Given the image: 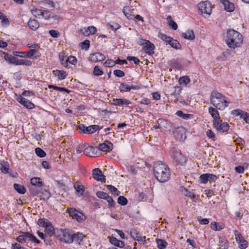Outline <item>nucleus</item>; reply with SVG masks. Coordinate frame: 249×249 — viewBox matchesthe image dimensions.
Listing matches in <instances>:
<instances>
[{"mask_svg": "<svg viewBox=\"0 0 249 249\" xmlns=\"http://www.w3.org/2000/svg\"><path fill=\"white\" fill-rule=\"evenodd\" d=\"M154 173L157 180L161 182H165L170 178V172L168 165L161 161L155 163Z\"/></svg>", "mask_w": 249, "mask_h": 249, "instance_id": "nucleus-1", "label": "nucleus"}, {"mask_svg": "<svg viewBox=\"0 0 249 249\" xmlns=\"http://www.w3.org/2000/svg\"><path fill=\"white\" fill-rule=\"evenodd\" d=\"M226 43L228 46L232 49L241 46L243 43V36L238 32L230 29L227 32Z\"/></svg>", "mask_w": 249, "mask_h": 249, "instance_id": "nucleus-2", "label": "nucleus"}, {"mask_svg": "<svg viewBox=\"0 0 249 249\" xmlns=\"http://www.w3.org/2000/svg\"><path fill=\"white\" fill-rule=\"evenodd\" d=\"M211 103L217 109L223 110L227 107L229 102L225 96L217 91H213L210 95Z\"/></svg>", "mask_w": 249, "mask_h": 249, "instance_id": "nucleus-3", "label": "nucleus"}, {"mask_svg": "<svg viewBox=\"0 0 249 249\" xmlns=\"http://www.w3.org/2000/svg\"><path fill=\"white\" fill-rule=\"evenodd\" d=\"M73 233L69 229H60L57 237L58 239L63 242L71 244L72 243L71 238Z\"/></svg>", "mask_w": 249, "mask_h": 249, "instance_id": "nucleus-4", "label": "nucleus"}, {"mask_svg": "<svg viewBox=\"0 0 249 249\" xmlns=\"http://www.w3.org/2000/svg\"><path fill=\"white\" fill-rule=\"evenodd\" d=\"M197 7L201 14L203 15V16L206 15V17H209L212 13V7L211 3L207 0L199 3L197 5Z\"/></svg>", "mask_w": 249, "mask_h": 249, "instance_id": "nucleus-5", "label": "nucleus"}, {"mask_svg": "<svg viewBox=\"0 0 249 249\" xmlns=\"http://www.w3.org/2000/svg\"><path fill=\"white\" fill-rule=\"evenodd\" d=\"M29 239L30 241L38 244L40 243L39 240H38L35 236L29 232H25L23 234L18 236L16 240L18 242L24 243L26 242L27 239Z\"/></svg>", "mask_w": 249, "mask_h": 249, "instance_id": "nucleus-6", "label": "nucleus"}, {"mask_svg": "<svg viewBox=\"0 0 249 249\" xmlns=\"http://www.w3.org/2000/svg\"><path fill=\"white\" fill-rule=\"evenodd\" d=\"M213 125L217 130L222 132H227L229 129L228 124L227 123H223L220 119L213 122Z\"/></svg>", "mask_w": 249, "mask_h": 249, "instance_id": "nucleus-7", "label": "nucleus"}, {"mask_svg": "<svg viewBox=\"0 0 249 249\" xmlns=\"http://www.w3.org/2000/svg\"><path fill=\"white\" fill-rule=\"evenodd\" d=\"M173 158L178 163L183 165L187 161L186 157L178 150L173 151Z\"/></svg>", "mask_w": 249, "mask_h": 249, "instance_id": "nucleus-8", "label": "nucleus"}, {"mask_svg": "<svg viewBox=\"0 0 249 249\" xmlns=\"http://www.w3.org/2000/svg\"><path fill=\"white\" fill-rule=\"evenodd\" d=\"M130 235L135 240L142 241L143 244L146 243V237L142 236L139 231L136 229H132L130 230Z\"/></svg>", "mask_w": 249, "mask_h": 249, "instance_id": "nucleus-9", "label": "nucleus"}, {"mask_svg": "<svg viewBox=\"0 0 249 249\" xmlns=\"http://www.w3.org/2000/svg\"><path fill=\"white\" fill-rule=\"evenodd\" d=\"M157 123L158 124H159V127H161V128L165 131H171L173 130L172 123L166 120L159 119L158 120Z\"/></svg>", "mask_w": 249, "mask_h": 249, "instance_id": "nucleus-10", "label": "nucleus"}, {"mask_svg": "<svg viewBox=\"0 0 249 249\" xmlns=\"http://www.w3.org/2000/svg\"><path fill=\"white\" fill-rule=\"evenodd\" d=\"M92 177L97 181L105 182L106 181L105 176L102 174L99 168H95L92 170Z\"/></svg>", "mask_w": 249, "mask_h": 249, "instance_id": "nucleus-11", "label": "nucleus"}, {"mask_svg": "<svg viewBox=\"0 0 249 249\" xmlns=\"http://www.w3.org/2000/svg\"><path fill=\"white\" fill-rule=\"evenodd\" d=\"M155 48V47L154 44L148 40L145 42L143 50L146 53L152 55L154 53V50Z\"/></svg>", "mask_w": 249, "mask_h": 249, "instance_id": "nucleus-12", "label": "nucleus"}, {"mask_svg": "<svg viewBox=\"0 0 249 249\" xmlns=\"http://www.w3.org/2000/svg\"><path fill=\"white\" fill-rule=\"evenodd\" d=\"M106 58L104 54L101 53L96 52L89 55V60L93 62H97L104 60Z\"/></svg>", "mask_w": 249, "mask_h": 249, "instance_id": "nucleus-13", "label": "nucleus"}, {"mask_svg": "<svg viewBox=\"0 0 249 249\" xmlns=\"http://www.w3.org/2000/svg\"><path fill=\"white\" fill-rule=\"evenodd\" d=\"M98 149L102 151H110L113 149V144L109 141H106L104 143L99 144Z\"/></svg>", "mask_w": 249, "mask_h": 249, "instance_id": "nucleus-14", "label": "nucleus"}, {"mask_svg": "<svg viewBox=\"0 0 249 249\" xmlns=\"http://www.w3.org/2000/svg\"><path fill=\"white\" fill-rule=\"evenodd\" d=\"M18 101L22 105H23L27 108L32 109L34 107L35 105L29 100H27L22 96H20L18 98Z\"/></svg>", "mask_w": 249, "mask_h": 249, "instance_id": "nucleus-15", "label": "nucleus"}, {"mask_svg": "<svg viewBox=\"0 0 249 249\" xmlns=\"http://www.w3.org/2000/svg\"><path fill=\"white\" fill-rule=\"evenodd\" d=\"M223 4L225 10L229 12H232L234 9V4L231 2L229 0H220Z\"/></svg>", "mask_w": 249, "mask_h": 249, "instance_id": "nucleus-16", "label": "nucleus"}, {"mask_svg": "<svg viewBox=\"0 0 249 249\" xmlns=\"http://www.w3.org/2000/svg\"><path fill=\"white\" fill-rule=\"evenodd\" d=\"M208 111L212 117L213 119V122L217 121L220 119L219 118V113L217 110V108L213 107H209L208 108Z\"/></svg>", "mask_w": 249, "mask_h": 249, "instance_id": "nucleus-17", "label": "nucleus"}, {"mask_svg": "<svg viewBox=\"0 0 249 249\" xmlns=\"http://www.w3.org/2000/svg\"><path fill=\"white\" fill-rule=\"evenodd\" d=\"M26 57L29 58H37L40 56V54L36 49H31L26 52Z\"/></svg>", "mask_w": 249, "mask_h": 249, "instance_id": "nucleus-18", "label": "nucleus"}, {"mask_svg": "<svg viewBox=\"0 0 249 249\" xmlns=\"http://www.w3.org/2000/svg\"><path fill=\"white\" fill-rule=\"evenodd\" d=\"M83 153L87 156L89 157H94L96 154L95 148L93 146H88L85 148Z\"/></svg>", "mask_w": 249, "mask_h": 249, "instance_id": "nucleus-19", "label": "nucleus"}, {"mask_svg": "<svg viewBox=\"0 0 249 249\" xmlns=\"http://www.w3.org/2000/svg\"><path fill=\"white\" fill-rule=\"evenodd\" d=\"M119 89L121 91L128 92L131 89H137V86H133L132 85H129L125 83H121L119 86Z\"/></svg>", "mask_w": 249, "mask_h": 249, "instance_id": "nucleus-20", "label": "nucleus"}, {"mask_svg": "<svg viewBox=\"0 0 249 249\" xmlns=\"http://www.w3.org/2000/svg\"><path fill=\"white\" fill-rule=\"evenodd\" d=\"M110 243L117 247L123 248L124 247V243L123 241L118 240L116 238L111 236L109 239Z\"/></svg>", "mask_w": 249, "mask_h": 249, "instance_id": "nucleus-21", "label": "nucleus"}, {"mask_svg": "<svg viewBox=\"0 0 249 249\" xmlns=\"http://www.w3.org/2000/svg\"><path fill=\"white\" fill-rule=\"evenodd\" d=\"M53 74L58 77L59 79H64L67 75L66 71H64L54 70L53 71Z\"/></svg>", "mask_w": 249, "mask_h": 249, "instance_id": "nucleus-22", "label": "nucleus"}, {"mask_svg": "<svg viewBox=\"0 0 249 249\" xmlns=\"http://www.w3.org/2000/svg\"><path fill=\"white\" fill-rule=\"evenodd\" d=\"M71 238L72 242H75L78 245H80L83 239V235L80 233L73 234Z\"/></svg>", "mask_w": 249, "mask_h": 249, "instance_id": "nucleus-23", "label": "nucleus"}, {"mask_svg": "<svg viewBox=\"0 0 249 249\" xmlns=\"http://www.w3.org/2000/svg\"><path fill=\"white\" fill-rule=\"evenodd\" d=\"M28 25L29 28L33 30H36L39 26V24L36 20L31 18L29 20Z\"/></svg>", "mask_w": 249, "mask_h": 249, "instance_id": "nucleus-24", "label": "nucleus"}, {"mask_svg": "<svg viewBox=\"0 0 249 249\" xmlns=\"http://www.w3.org/2000/svg\"><path fill=\"white\" fill-rule=\"evenodd\" d=\"M181 36L185 39L191 40H194L195 38L194 33L192 30H188L185 33H182Z\"/></svg>", "mask_w": 249, "mask_h": 249, "instance_id": "nucleus-25", "label": "nucleus"}, {"mask_svg": "<svg viewBox=\"0 0 249 249\" xmlns=\"http://www.w3.org/2000/svg\"><path fill=\"white\" fill-rule=\"evenodd\" d=\"M45 232L48 234L49 237L52 236L54 233V228L52 226L51 223H48V224L45 227Z\"/></svg>", "mask_w": 249, "mask_h": 249, "instance_id": "nucleus-26", "label": "nucleus"}, {"mask_svg": "<svg viewBox=\"0 0 249 249\" xmlns=\"http://www.w3.org/2000/svg\"><path fill=\"white\" fill-rule=\"evenodd\" d=\"M113 104L118 106L128 105L130 104V102L125 99H114L113 100Z\"/></svg>", "mask_w": 249, "mask_h": 249, "instance_id": "nucleus-27", "label": "nucleus"}, {"mask_svg": "<svg viewBox=\"0 0 249 249\" xmlns=\"http://www.w3.org/2000/svg\"><path fill=\"white\" fill-rule=\"evenodd\" d=\"M0 171L2 173L5 174L8 172L9 169V164L8 162L5 161H1L0 162Z\"/></svg>", "mask_w": 249, "mask_h": 249, "instance_id": "nucleus-28", "label": "nucleus"}, {"mask_svg": "<svg viewBox=\"0 0 249 249\" xmlns=\"http://www.w3.org/2000/svg\"><path fill=\"white\" fill-rule=\"evenodd\" d=\"M40 180V178L37 177H34L31 178V183L32 185L38 187L42 186V182Z\"/></svg>", "mask_w": 249, "mask_h": 249, "instance_id": "nucleus-29", "label": "nucleus"}, {"mask_svg": "<svg viewBox=\"0 0 249 249\" xmlns=\"http://www.w3.org/2000/svg\"><path fill=\"white\" fill-rule=\"evenodd\" d=\"M168 44L173 48L176 49H180L181 45L180 43L177 40L174 39L173 38L170 40Z\"/></svg>", "mask_w": 249, "mask_h": 249, "instance_id": "nucleus-30", "label": "nucleus"}, {"mask_svg": "<svg viewBox=\"0 0 249 249\" xmlns=\"http://www.w3.org/2000/svg\"><path fill=\"white\" fill-rule=\"evenodd\" d=\"M14 187L15 189L19 194H24L26 193V189L23 185L15 183Z\"/></svg>", "mask_w": 249, "mask_h": 249, "instance_id": "nucleus-31", "label": "nucleus"}, {"mask_svg": "<svg viewBox=\"0 0 249 249\" xmlns=\"http://www.w3.org/2000/svg\"><path fill=\"white\" fill-rule=\"evenodd\" d=\"M156 242L159 249H165L167 246V243L162 239H157Z\"/></svg>", "mask_w": 249, "mask_h": 249, "instance_id": "nucleus-32", "label": "nucleus"}, {"mask_svg": "<svg viewBox=\"0 0 249 249\" xmlns=\"http://www.w3.org/2000/svg\"><path fill=\"white\" fill-rule=\"evenodd\" d=\"M99 128V126L98 125H92L89 126H87L86 133L92 134L97 131Z\"/></svg>", "mask_w": 249, "mask_h": 249, "instance_id": "nucleus-33", "label": "nucleus"}, {"mask_svg": "<svg viewBox=\"0 0 249 249\" xmlns=\"http://www.w3.org/2000/svg\"><path fill=\"white\" fill-rule=\"evenodd\" d=\"M17 65H25L30 66L32 65V62L30 60L27 59H18L17 62Z\"/></svg>", "mask_w": 249, "mask_h": 249, "instance_id": "nucleus-34", "label": "nucleus"}, {"mask_svg": "<svg viewBox=\"0 0 249 249\" xmlns=\"http://www.w3.org/2000/svg\"><path fill=\"white\" fill-rule=\"evenodd\" d=\"M107 188L114 196H118L120 194V192L119 191H118L116 188H115L114 186H113L112 185H107Z\"/></svg>", "mask_w": 249, "mask_h": 249, "instance_id": "nucleus-35", "label": "nucleus"}, {"mask_svg": "<svg viewBox=\"0 0 249 249\" xmlns=\"http://www.w3.org/2000/svg\"><path fill=\"white\" fill-rule=\"evenodd\" d=\"M167 20L168 21L169 25L173 29L177 30L178 28L177 24L172 19V18L171 16H168L167 18Z\"/></svg>", "mask_w": 249, "mask_h": 249, "instance_id": "nucleus-36", "label": "nucleus"}, {"mask_svg": "<svg viewBox=\"0 0 249 249\" xmlns=\"http://www.w3.org/2000/svg\"><path fill=\"white\" fill-rule=\"evenodd\" d=\"M96 195L98 198L103 199L105 200H107V198H108V196H109L106 193H105L102 191H97L96 192Z\"/></svg>", "mask_w": 249, "mask_h": 249, "instance_id": "nucleus-37", "label": "nucleus"}, {"mask_svg": "<svg viewBox=\"0 0 249 249\" xmlns=\"http://www.w3.org/2000/svg\"><path fill=\"white\" fill-rule=\"evenodd\" d=\"M76 219L78 221H84L85 219V216L84 215L79 212H77V213L74 215L73 218Z\"/></svg>", "mask_w": 249, "mask_h": 249, "instance_id": "nucleus-38", "label": "nucleus"}, {"mask_svg": "<svg viewBox=\"0 0 249 249\" xmlns=\"http://www.w3.org/2000/svg\"><path fill=\"white\" fill-rule=\"evenodd\" d=\"M182 90V88L180 86H176L173 88V89L171 91V95L175 96L180 94Z\"/></svg>", "mask_w": 249, "mask_h": 249, "instance_id": "nucleus-39", "label": "nucleus"}, {"mask_svg": "<svg viewBox=\"0 0 249 249\" xmlns=\"http://www.w3.org/2000/svg\"><path fill=\"white\" fill-rule=\"evenodd\" d=\"M190 80L188 76H183L181 77L179 79V83L180 84L187 85L190 83Z\"/></svg>", "mask_w": 249, "mask_h": 249, "instance_id": "nucleus-40", "label": "nucleus"}, {"mask_svg": "<svg viewBox=\"0 0 249 249\" xmlns=\"http://www.w3.org/2000/svg\"><path fill=\"white\" fill-rule=\"evenodd\" d=\"M74 187L76 192L79 193L80 196H82L84 194V187L83 185L75 184Z\"/></svg>", "mask_w": 249, "mask_h": 249, "instance_id": "nucleus-41", "label": "nucleus"}, {"mask_svg": "<svg viewBox=\"0 0 249 249\" xmlns=\"http://www.w3.org/2000/svg\"><path fill=\"white\" fill-rule=\"evenodd\" d=\"M42 16L46 19L53 17V14L49 11H43Z\"/></svg>", "mask_w": 249, "mask_h": 249, "instance_id": "nucleus-42", "label": "nucleus"}, {"mask_svg": "<svg viewBox=\"0 0 249 249\" xmlns=\"http://www.w3.org/2000/svg\"><path fill=\"white\" fill-rule=\"evenodd\" d=\"M118 203L121 205L124 206L127 203V199L124 196H120L118 198Z\"/></svg>", "mask_w": 249, "mask_h": 249, "instance_id": "nucleus-43", "label": "nucleus"}, {"mask_svg": "<svg viewBox=\"0 0 249 249\" xmlns=\"http://www.w3.org/2000/svg\"><path fill=\"white\" fill-rule=\"evenodd\" d=\"M36 154L39 157L43 158L45 157V152L40 148L37 147L35 149Z\"/></svg>", "mask_w": 249, "mask_h": 249, "instance_id": "nucleus-44", "label": "nucleus"}, {"mask_svg": "<svg viewBox=\"0 0 249 249\" xmlns=\"http://www.w3.org/2000/svg\"><path fill=\"white\" fill-rule=\"evenodd\" d=\"M116 62L111 59H108L106 60L104 63L106 67H112L115 66Z\"/></svg>", "mask_w": 249, "mask_h": 249, "instance_id": "nucleus-45", "label": "nucleus"}, {"mask_svg": "<svg viewBox=\"0 0 249 249\" xmlns=\"http://www.w3.org/2000/svg\"><path fill=\"white\" fill-rule=\"evenodd\" d=\"M66 56L65 55V53L64 52H61L59 53V58L61 63V64L64 65V66L66 67V63H65V60L66 59Z\"/></svg>", "mask_w": 249, "mask_h": 249, "instance_id": "nucleus-46", "label": "nucleus"}, {"mask_svg": "<svg viewBox=\"0 0 249 249\" xmlns=\"http://www.w3.org/2000/svg\"><path fill=\"white\" fill-rule=\"evenodd\" d=\"M76 61L77 59L75 58V57L71 55L70 56L65 60V63H66V67H67V64L68 62L71 64H75V63H76Z\"/></svg>", "mask_w": 249, "mask_h": 249, "instance_id": "nucleus-47", "label": "nucleus"}, {"mask_svg": "<svg viewBox=\"0 0 249 249\" xmlns=\"http://www.w3.org/2000/svg\"><path fill=\"white\" fill-rule=\"evenodd\" d=\"M93 73L95 75L99 76L103 74V71L99 66H95L94 68Z\"/></svg>", "mask_w": 249, "mask_h": 249, "instance_id": "nucleus-48", "label": "nucleus"}, {"mask_svg": "<svg viewBox=\"0 0 249 249\" xmlns=\"http://www.w3.org/2000/svg\"><path fill=\"white\" fill-rule=\"evenodd\" d=\"M234 233L235 236V239L237 243L241 242V240L244 239V238L242 235L238 231L235 230L234 231Z\"/></svg>", "mask_w": 249, "mask_h": 249, "instance_id": "nucleus-49", "label": "nucleus"}, {"mask_svg": "<svg viewBox=\"0 0 249 249\" xmlns=\"http://www.w3.org/2000/svg\"><path fill=\"white\" fill-rule=\"evenodd\" d=\"M42 10L38 9H33L31 10L32 14L36 17H37L39 16H42Z\"/></svg>", "mask_w": 249, "mask_h": 249, "instance_id": "nucleus-50", "label": "nucleus"}, {"mask_svg": "<svg viewBox=\"0 0 249 249\" xmlns=\"http://www.w3.org/2000/svg\"><path fill=\"white\" fill-rule=\"evenodd\" d=\"M36 187V186H34L32 185H31V186L29 187V191H30V194L33 196H36L37 194H38L39 191V190L36 189V188H35Z\"/></svg>", "mask_w": 249, "mask_h": 249, "instance_id": "nucleus-51", "label": "nucleus"}, {"mask_svg": "<svg viewBox=\"0 0 249 249\" xmlns=\"http://www.w3.org/2000/svg\"><path fill=\"white\" fill-rule=\"evenodd\" d=\"M159 36L160 38H161L162 40L165 42H167L168 43L170 42V40L171 39L172 37L170 36H167L165 34H160L159 35Z\"/></svg>", "mask_w": 249, "mask_h": 249, "instance_id": "nucleus-52", "label": "nucleus"}, {"mask_svg": "<svg viewBox=\"0 0 249 249\" xmlns=\"http://www.w3.org/2000/svg\"><path fill=\"white\" fill-rule=\"evenodd\" d=\"M48 223H50L47 219H39L38 220L37 224L39 226H41L43 227H45L48 224Z\"/></svg>", "mask_w": 249, "mask_h": 249, "instance_id": "nucleus-53", "label": "nucleus"}, {"mask_svg": "<svg viewBox=\"0 0 249 249\" xmlns=\"http://www.w3.org/2000/svg\"><path fill=\"white\" fill-rule=\"evenodd\" d=\"M238 243L239 244V247L240 249H245L248 247V242L244 239Z\"/></svg>", "mask_w": 249, "mask_h": 249, "instance_id": "nucleus-54", "label": "nucleus"}, {"mask_svg": "<svg viewBox=\"0 0 249 249\" xmlns=\"http://www.w3.org/2000/svg\"><path fill=\"white\" fill-rule=\"evenodd\" d=\"M49 88H50V89L53 88L54 89L58 90H59V91H66V92H67L68 93H69V92H70L69 90H68V89H65L64 88L58 87H56V86H53V85H49Z\"/></svg>", "mask_w": 249, "mask_h": 249, "instance_id": "nucleus-55", "label": "nucleus"}, {"mask_svg": "<svg viewBox=\"0 0 249 249\" xmlns=\"http://www.w3.org/2000/svg\"><path fill=\"white\" fill-rule=\"evenodd\" d=\"M199 179L201 183H206L208 181V174L201 175L199 177Z\"/></svg>", "mask_w": 249, "mask_h": 249, "instance_id": "nucleus-56", "label": "nucleus"}, {"mask_svg": "<svg viewBox=\"0 0 249 249\" xmlns=\"http://www.w3.org/2000/svg\"><path fill=\"white\" fill-rule=\"evenodd\" d=\"M180 191L185 196H187L190 197H192V193L188 191L185 187H181Z\"/></svg>", "mask_w": 249, "mask_h": 249, "instance_id": "nucleus-57", "label": "nucleus"}, {"mask_svg": "<svg viewBox=\"0 0 249 249\" xmlns=\"http://www.w3.org/2000/svg\"><path fill=\"white\" fill-rule=\"evenodd\" d=\"M114 74L118 77H122L124 76V72L120 70H116L113 71Z\"/></svg>", "mask_w": 249, "mask_h": 249, "instance_id": "nucleus-58", "label": "nucleus"}, {"mask_svg": "<svg viewBox=\"0 0 249 249\" xmlns=\"http://www.w3.org/2000/svg\"><path fill=\"white\" fill-rule=\"evenodd\" d=\"M197 220L199 223L201 225H207L209 223V221L208 219L207 218H203L201 216H198L197 217Z\"/></svg>", "mask_w": 249, "mask_h": 249, "instance_id": "nucleus-59", "label": "nucleus"}, {"mask_svg": "<svg viewBox=\"0 0 249 249\" xmlns=\"http://www.w3.org/2000/svg\"><path fill=\"white\" fill-rule=\"evenodd\" d=\"M90 42L89 40H85L81 43V47L82 49L88 50L89 47Z\"/></svg>", "mask_w": 249, "mask_h": 249, "instance_id": "nucleus-60", "label": "nucleus"}, {"mask_svg": "<svg viewBox=\"0 0 249 249\" xmlns=\"http://www.w3.org/2000/svg\"><path fill=\"white\" fill-rule=\"evenodd\" d=\"M49 34L52 37L54 38L57 37L60 34L59 32L58 31L54 30H50Z\"/></svg>", "mask_w": 249, "mask_h": 249, "instance_id": "nucleus-61", "label": "nucleus"}, {"mask_svg": "<svg viewBox=\"0 0 249 249\" xmlns=\"http://www.w3.org/2000/svg\"><path fill=\"white\" fill-rule=\"evenodd\" d=\"M0 19L2 20V22L5 24H9V20L6 16L0 11Z\"/></svg>", "mask_w": 249, "mask_h": 249, "instance_id": "nucleus-62", "label": "nucleus"}, {"mask_svg": "<svg viewBox=\"0 0 249 249\" xmlns=\"http://www.w3.org/2000/svg\"><path fill=\"white\" fill-rule=\"evenodd\" d=\"M126 59L129 61H133L134 63L137 65L139 64L140 63L139 59L138 58L134 56H128L126 57Z\"/></svg>", "mask_w": 249, "mask_h": 249, "instance_id": "nucleus-63", "label": "nucleus"}, {"mask_svg": "<svg viewBox=\"0 0 249 249\" xmlns=\"http://www.w3.org/2000/svg\"><path fill=\"white\" fill-rule=\"evenodd\" d=\"M11 249H26L25 248L21 247L17 243L12 244Z\"/></svg>", "mask_w": 249, "mask_h": 249, "instance_id": "nucleus-64", "label": "nucleus"}]
</instances>
